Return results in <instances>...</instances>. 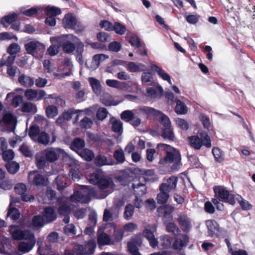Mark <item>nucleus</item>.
<instances>
[{
  "mask_svg": "<svg viewBox=\"0 0 255 255\" xmlns=\"http://www.w3.org/2000/svg\"><path fill=\"white\" fill-rule=\"evenodd\" d=\"M134 213V206L130 204H128L126 207L124 211V218L127 220L131 219Z\"/></svg>",
  "mask_w": 255,
  "mask_h": 255,
  "instance_id": "47",
  "label": "nucleus"
},
{
  "mask_svg": "<svg viewBox=\"0 0 255 255\" xmlns=\"http://www.w3.org/2000/svg\"><path fill=\"white\" fill-rule=\"evenodd\" d=\"M215 195L219 199L225 202H227L231 205L235 204L234 196L232 194L224 187L216 186L214 188Z\"/></svg>",
  "mask_w": 255,
  "mask_h": 255,
  "instance_id": "8",
  "label": "nucleus"
},
{
  "mask_svg": "<svg viewBox=\"0 0 255 255\" xmlns=\"http://www.w3.org/2000/svg\"><path fill=\"white\" fill-rule=\"evenodd\" d=\"M27 53L36 57L37 53L43 52L45 47L43 44L38 41H31L26 43L24 45Z\"/></svg>",
  "mask_w": 255,
  "mask_h": 255,
  "instance_id": "10",
  "label": "nucleus"
},
{
  "mask_svg": "<svg viewBox=\"0 0 255 255\" xmlns=\"http://www.w3.org/2000/svg\"><path fill=\"white\" fill-rule=\"evenodd\" d=\"M134 117V114L132 111L126 110L123 112L121 115V119L126 122H129Z\"/></svg>",
  "mask_w": 255,
  "mask_h": 255,
  "instance_id": "62",
  "label": "nucleus"
},
{
  "mask_svg": "<svg viewBox=\"0 0 255 255\" xmlns=\"http://www.w3.org/2000/svg\"><path fill=\"white\" fill-rule=\"evenodd\" d=\"M22 111L23 112L34 114L37 112V108L35 104L30 102H26L22 106Z\"/></svg>",
  "mask_w": 255,
  "mask_h": 255,
  "instance_id": "39",
  "label": "nucleus"
},
{
  "mask_svg": "<svg viewBox=\"0 0 255 255\" xmlns=\"http://www.w3.org/2000/svg\"><path fill=\"white\" fill-rule=\"evenodd\" d=\"M45 223L44 218L40 215L34 216L32 220V226L35 227H42Z\"/></svg>",
  "mask_w": 255,
  "mask_h": 255,
  "instance_id": "60",
  "label": "nucleus"
},
{
  "mask_svg": "<svg viewBox=\"0 0 255 255\" xmlns=\"http://www.w3.org/2000/svg\"><path fill=\"white\" fill-rule=\"evenodd\" d=\"M18 80L20 85L25 87H31L34 83L32 78L23 74L19 76Z\"/></svg>",
  "mask_w": 255,
  "mask_h": 255,
  "instance_id": "28",
  "label": "nucleus"
},
{
  "mask_svg": "<svg viewBox=\"0 0 255 255\" xmlns=\"http://www.w3.org/2000/svg\"><path fill=\"white\" fill-rule=\"evenodd\" d=\"M65 151L60 148L49 147L43 151L36 153V165L39 168H43L48 162H54L59 158L63 157Z\"/></svg>",
  "mask_w": 255,
  "mask_h": 255,
  "instance_id": "1",
  "label": "nucleus"
},
{
  "mask_svg": "<svg viewBox=\"0 0 255 255\" xmlns=\"http://www.w3.org/2000/svg\"><path fill=\"white\" fill-rule=\"evenodd\" d=\"M162 136L169 140H173L175 135L171 127L164 128L162 131Z\"/></svg>",
  "mask_w": 255,
  "mask_h": 255,
  "instance_id": "37",
  "label": "nucleus"
},
{
  "mask_svg": "<svg viewBox=\"0 0 255 255\" xmlns=\"http://www.w3.org/2000/svg\"><path fill=\"white\" fill-rule=\"evenodd\" d=\"M171 246V242L167 235H163L160 237V246L162 249L169 248Z\"/></svg>",
  "mask_w": 255,
  "mask_h": 255,
  "instance_id": "56",
  "label": "nucleus"
},
{
  "mask_svg": "<svg viewBox=\"0 0 255 255\" xmlns=\"http://www.w3.org/2000/svg\"><path fill=\"white\" fill-rule=\"evenodd\" d=\"M84 50V44H80L76 48V60L81 64L82 65L84 63L83 59V53Z\"/></svg>",
  "mask_w": 255,
  "mask_h": 255,
  "instance_id": "48",
  "label": "nucleus"
},
{
  "mask_svg": "<svg viewBox=\"0 0 255 255\" xmlns=\"http://www.w3.org/2000/svg\"><path fill=\"white\" fill-rule=\"evenodd\" d=\"M51 43H57L62 47V50L66 54H72L80 44L83 42L77 36L71 34H63L58 36L51 37Z\"/></svg>",
  "mask_w": 255,
  "mask_h": 255,
  "instance_id": "2",
  "label": "nucleus"
},
{
  "mask_svg": "<svg viewBox=\"0 0 255 255\" xmlns=\"http://www.w3.org/2000/svg\"><path fill=\"white\" fill-rule=\"evenodd\" d=\"M43 216L46 223L52 222L56 218L54 208L50 207H47L44 209Z\"/></svg>",
  "mask_w": 255,
  "mask_h": 255,
  "instance_id": "21",
  "label": "nucleus"
},
{
  "mask_svg": "<svg viewBox=\"0 0 255 255\" xmlns=\"http://www.w3.org/2000/svg\"><path fill=\"white\" fill-rule=\"evenodd\" d=\"M67 177L64 175H59L55 179L57 183V189L59 190H62L64 189L65 184H66Z\"/></svg>",
  "mask_w": 255,
  "mask_h": 255,
  "instance_id": "51",
  "label": "nucleus"
},
{
  "mask_svg": "<svg viewBox=\"0 0 255 255\" xmlns=\"http://www.w3.org/2000/svg\"><path fill=\"white\" fill-rule=\"evenodd\" d=\"M77 19L71 13L66 14L63 19V25L66 29H75L77 25Z\"/></svg>",
  "mask_w": 255,
  "mask_h": 255,
  "instance_id": "18",
  "label": "nucleus"
},
{
  "mask_svg": "<svg viewBox=\"0 0 255 255\" xmlns=\"http://www.w3.org/2000/svg\"><path fill=\"white\" fill-rule=\"evenodd\" d=\"M212 153L215 159L219 162H221L224 158V152L218 147H214L212 149Z\"/></svg>",
  "mask_w": 255,
  "mask_h": 255,
  "instance_id": "53",
  "label": "nucleus"
},
{
  "mask_svg": "<svg viewBox=\"0 0 255 255\" xmlns=\"http://www.w3.org/2000/svg\"><path fill=\"white\" fill-rule=\"evenodd\" d=\"M82 187L87 188V190H82L75 191L70 197V201L71 202L87 203L90 201V196L93 193V190L87 186L83 185Z\"/></svg>",
  "mask_w": 255,
  "mask_h": 255,
  "instance_id": "6",
  "label": "nucleus"
},
{
  "mask_svg": "<svg viewBox=\"0 0 255 255\" xmlns=\"http://www.w3.org/2000/svg\"><path fill=\"white\" fill-rule=\"evenodd\" d=\"M141 79L142 82L147 85L156 84L153 82V78L150 72H143L141 75Z\"/></svg>",
  "mask_w": 255,
  "mask_h": 255,
  "instance_id": "38",
  "label": "nucleus"
},
{
  "mask_svg": "<svg viewBox=\"0 0 255 255\" xmlns=\"http://www.w3.org/2000/svg\"><path fill=\"white\" fill-rule=\"evenodd\" d=\"M7 171L11 174H15L19 170V164L15 162H11L5 165Z\"/></svg>",
  "mask_w": 255,
  "mask_h": 255,
  "instance_id": "58",
  "label": "nucleus"
},
{
  "mask_svg": "<svg viewBox=\"0 0 255 255\" xmlns=\"http://www.w3.org/2000/svg\"><path fill=\"white\" fill-rule=\"evenodd\" d=\"M46 95L42 90H34L29 89L24 92V96L28 100L38 101L42 99Z\"/></svg>",
  "mask_w": 255,
  "mask_h": 255,
  "instance_id": "11",
  "label": "nucleus"
},
{
  "mask_svg": "<svg viewBox=\"0 0 255 255\" xmlns=\"http://www.w3.org/2000/svg\"><path fill=\"white\" fill-rule=\"evenodd\" d=\"M190 145L196 149H200L202 145L210 147L212 145L210 137L206 132H201L197 135H193L188 138Z\"/></svg>",
  "mask_w": 255,
  "mask_h": 255,
  "instance_id": "5",
  "label": "nucleus"
},
{
  "mask_svg": "<svg viewBox=\"0 0 255 255\" xmlns=\"http://www.w3.org/2000/svg\"><path fill=\"white\" fill-rule=\"evenodd\" d=\"M189 238L187 235L182 234L179 237L175 238L172 247L174 250L181 251L184 247L187 246Z\"/></svg>",
  "mask_w": 255,
  "mask_h": 255,
  "instance_id": "13",
  "label": "nucleus"
},
{
  "mask_svg": "<svg viewBox=\"0 0 255 255\" xmlns=\"http://www.w3.org/2000/svg\"><path fill=\"white\" fill-rule=\"evenodd\" d=\"M175 111L178 114L184 115L187 113L188 110L187 106L184 103L179 100H177Z\"/></svg>",
  "mask_w": 255,
  "mask_h": 255,
  "instance_id": "36",
  "label": "nucleus"
},
{
  "mask_svg": "<svg viewBox=\"0 0 255 255\" xmlns=\"http://www.w3.org/2000/svg\"><path fill=\"white\" fill-rule=\"evenodd\" d=\"M113 157L116 160L115 161L116 164L117 163L122 164L126 161L124 152L121 148L117 149L115 151Z\"/></svg>",
  "mask_w": 255,
  "mask_h": 255,
  "instance_id": "33",
  "label": "nucleus"
},
{
  "mask_svg": "<svg viewBox=\"0 0 255 255\" xmlns=\"http://www.w3.org/2000/svg\"><path fill=\"white\" fill-rule=\"evenodd\" d=\"M37 244L39 245L37 252L40 255H53L51 245H46L42 247L39 242H37Z\"/></svg>",
  "mask_w": 255,
  "mask_h": 255,
  "instance_id": "34",
  "label": "nucleus"
},
{
  "mask_svg": "<svg viewBox=\"0 0 255 255\" xmlns=\"http://www.w3.org/2000/svg\"><path fill=\"white\" fill-rule=\"evenodd\" d=\"M159 193L157 194L156 200L159 204L166 203L169 198V192L159 187Z\"/></svg>",
  "mask_w": 255,
  "mask_h": 255,
  "instance_id": "24",
  "label": "nucleus"
},
{
  "mask_svg": "<svg viewBox=\"0 0 255 255\" xmlns=\"http://www.w3.org/2000/svg\"><path fill=\"white\" fill-rule=\"evenodd\" d=\"M132 187L135 193L138 196H142L146 192V187L143 183L135 182L133 183Z\"/></svg>",
  "mask_w": 255,
  "mask_h": 255,
  "instance_id": "31",
  "label": "nucleus"
},
{
  "mask_svg": "<svg viewBox=\"0 0 255 255\" xmlns=\"http://www.w3.org/2000/svg\"><path fill=\"white\" fill-rule=\"evenodd\" d=\"M96 247L95 241L90 240L85 245L75 246L71 251L65 250L62 255H91L94 253Z\"/></svg>",
  "mask_w": 255,
  "mask_h": 255,
  "instance_id": "4",
  "label": "nucleus"
},
{
  "mask_svg": "<svg viewBox=\"0 0 255 255\" xmlns=\"http://www.w3.org/2000/svg\"><path fill=\"white\" fill-rule=\"evenodd\" d=\"M106 83L109 87L118 89H122L126 84V83H121L117 80L111 79L107 80Z\"/></svg>",
  "mask_w": 255,
  "mask_h": 255,
  "instance_id": "49",
  "label": "nucleus"
},
{
  "mask_svg": "<svg viewBox=\"0 0 255 255\" xmlns=\"http://www.w3.org/2000/svg\"><path fill=\"white\" fill-rule=\"evenodd\" d=\"M78 154L81 157L84 158L87 161H91L94 157L93 152L87 148L81 150Z\"/></svg>",
  "mask_w": 255,
  "mask_h": 255,
  "instance_id": "45",
  "label": "nucleus"
},
{
  "mask_svg": "<svg viewBox=\"0 0 255 255\" xmlns=\"http://www.w3.org/2000/svg\"><path fill=\"white\" fill-rule=\"evenodd\" d=\"M166 231L174 236L179 234L180 230L178 227L173 223H169L166 226Z\"/></svg>",
  "mask_w": 255,
  "mask_h": 255,
  "instance_id": "55",
  "label": "nucleus"
},
{
  "mask_svg": "<svg viewBox=\"0 0 255 255\" xmlns=\"http://www.w3.org/2000/svg\"><path fill=\"white\" fill-rule=\"evenodd\" d=\"M28 182L34 185L39 186L45 184L46 180L43 175L40 174H36L35 171L29 172L28 178Z\"/></svg>",
  "mask_w": 255,
  "mask_h": 255,
  "instance_id": "16",
  "label": "nucleus"
},
{
  "mask_svg": "<svg viewBox=\"0 0 255 255\" xmlns=\"http://www.w3.org/2000/svg\"><path fill=\"white\" fill-rule=\"evenodd\" d=\"M101 101L104 105L106 106L117 105V104L114 103L112 97L107 93L103 94L101 96Z\"/></svg>",
  "mask_w": 255,
  "mask_h": 255,
  "instance_id": "44",
  "label": "nucleus"
},
{
  "mask_svg": "<svg viewBox=\"0 0 255 255\" xmlns=\"http://www.w3.org/2000/svg\"><path fill=\"white\" fill-rule=\"evenodd\" d=\"M88 81L92 88L94 93L97 95H100L102 92V86L100 81L94 77H89Z\"/></svg>",
  "mask_w": 255,
  "mask_h": 255,
  "instance_id": "23",
  "label": "nucleus"
},
{
  "mask_svg": "<svg viewBox=\"0 0 255 255\" xmlns=\"http://www.w3.org/2000/svg\"><path fill=\"white\" fill-rule=\"evenodd\" d=\"M70 210V207L66 204L62 205L60 207H59L58 209L59 214L60 215L65 216V218L63 219V222H64L66 224H67L69 222L70 219L68 215L69 214Z\"/></svg>",
  "mask_w": 255,
  "mask_h": 255,
  "instance_id": "30",
  "label": "nucleus"
},
{
  "mask_svg": "<svg viewBox=\"0 0 255 255\" xmlns=\"http://www.w3.org/2000/svg\"><path fill=\"white\" fill-rule=\"evenodd\" d=\"M178 180L177 177L172 176L168 178L165 183H162L160 187L170 192L176 189Z\"/></svg>",
  "mask_w": 255,
  "mask_h": 255,
  "instance_id": "17",
  "label": "nucleus"
},
{
  "mask_svg": "<svg viewBox=\"0 0 255 255\" xmlns=\"http://www.w3.org/2000/svg\"><path fill=\"white\" fill-rule=\"evenodd\" d=\"M17 17V15L16 13H9L1 19L0 23L5 27H7L8 24L15 21Z\"/></svg>",
  "mask_w": 255,
  "mask_h": 255,
  "instance_id": "29",
  "label": "nucleus"
},
{
  "mask_svg": "<svg viewBox=\"0 0 255 255\" xmlns=\"http://www.w3.org/2000/svg\"><path fill=\"white\" fill-rule=\"evenodd\" d=\"M206 225L208 229L209 236H216L220 232V227L219 224L213 220H209L206 222Z\"/></svg>",
  "mask_w": 255,
  "mask_h": 255,
  "instance_id": "19",
  "label": "nucleus"
},
{
  "mask_svg": "<svg viewBox=\"0 0 255 255\" xmlns=\"http://www.w3.org/2000/svg\"><path fill=\"white\" fill-rule=\"evenodd\" d=\"M8 240L0 235V254H6L5 249L8 246Z\"/></svg>",
  "mask_w": 255,
  "mask_h": 255,
  "instance_id": "63",
  "label": "nucleus"
},
{
  "mask_svg": "<svg viewBox=\"0 0 255 255\" xmlns=\"http://www.w3.org/2000/svg\"><path fill=\"white\" fill-rule=\"evenodd\" d=\"M34 141H37L38 142L44 145H46L49 141V136L47 133L44 131H42L37 136V139H36Z\"/></svg>",
  "mask_w": 255,
  "mask_h": 255,
  "instance_id": "52",
  "label": "nucleus"
},
{
  "mask_svg": "<svg viewBox=\"0 0 255 255\" xmlns=\"http://www.w3.org/2000/svg\"><path fill=\"white\" fill-rule=\"evenodd\" d=\"M101 177V173L100 171H97L91 173L89 175L88 179L90 183L96 185L99 182Z\"/></svg>",
  "mask_w": 255,
  "mask_h": 255,
  "instance_id": "42",
  "label": "nucleus"
},
{
  "mask_svg": "<svg viewBox=\"0 0 255 255\" xmlns=\"http://www.w3.org/2000/svg\"><path fill=\"white\" fill-rule=\"evenodd\" d=\"M19 150L25 156L31 157L33 155V151L27 143H23L20 146Z\"/></svg>",
  "mask_w": 255,
  "mask_h": 255,
  "instance_id": "57",
  "label": "nucleus"
},
{
  "mask_svg": "<svg viewBox=\"0 0 255 255\" xmlns=\"http://www.w3.org/2000/svg\"><path fill=\"white\" fill-rule=\"evenodd\" d=\"M95 163L99 166H102L105 165H116V162L113 160L108 162L106 156L102 155H99L95 158Z\"/></svg>",
  "mask_w": 255,
  "mask_h": 255,
  "instance_id": "27",
  "label": "nucleus"
},
{
  "mask_svg": "<svg viewBox=\"0 0 255 255\" xmlns=\"http://www.w3.org/2000/svg\"><path fill=\"white\" fill-rule=\"evenodd\" d=\"M150 67L151 70L155 72L163 80L167 81L170 85L172 84L170 76L161 67L154 64L153 62H150Z\"/></svg>",
  "mask_w": 255,
  "mask_h": 255,
  "instance_id": "14",
  "label": "nucleus"
},
{
  "mask_svg": "<svg viewBox=\"0 0 255 255\" xmlns=\"http://www.w3.org/2000/svg\"><path fill=\"white\" fill-rule=\"evenodd\" d=\"M36 243V238L33 233L18 243L17 250L22 254L28 253L33 249Z\"/></svg>",
  "mask_w": 255,
  "mask_h": 255,
  "instance_id": "7",
  "label": "nucleus"
},
{
  "mask_svg": "<svg viewBox=\"0 0 255 255\" xmlns=\"http://www.w3.org/2000/svg\"><path fill=\"white\" fill-rule=\"evenodd\" d=\"M174 208L170 205H165L159 207L157 211L160 216H165L172 213L174 211Z\"/></svg>",
  "mask_w": 255,
  "mask_h": 255,
  "instance_id": "32",
  "label": "nucleus"
},
{
  "mask_svg": "<svg viewBox=\"0 0 255 255\" xmlns=\"http://www.w3.org/2000/svg\"><path fill=\"white\" fill-rule=\"evenodd\" d=\"M178 221L184 231H188L191 228V222L189 218L185 215H179Z\"/></svg>",
  "mask_w": 255,
  "mask_h": 255,
  "instance_id": "25",
  "label": "nucleus"
},
{
  "mask_svg": "<svg viewBox=\"0 0 255 255\" xmlns=\"http://www.w3.org/2000/svg\"><path fill=\"white\" fill-rule=\"evenodd\" d=\"M62 159L64 161V162H66L67 164L71 167L72 168L77 169H79L80 165L79 161H78L72 156L67 154L65 152V154L63 156Z\"/></svg>",
  "mask_w": 255,
  "mask_h": 255,
  "instance_id": "26",
  "label": "nucleus"
},
{
  "mask_svg": "<svg viewBox=\"0 0 255 255\" xmlns=\"http://www.w3.org/2000/svg\"><path fill=\"white\" fill-rule=\"evenodd\" d=\"M112 128L115 132L121 135L123 132V123L119 120H114L112 122Z\"/></svg>",
  "mask_w": 255,
  "mask_h": 255,
  "instance_id": "40",
  "label": "nucleus"
},
{
  "mask_svg": "<svg viewBox=\"0 0 255 255\" xmlns=\"http://www.w3.org/2000/svg\"><path fill=\"white\" fill-rule=\"evenodd\" d=\"M0 124L2 126H5L8 131H12L17 125L16 117L12 113H5L3 116L2 120L0 122Z\"/></svg>",
  "mask_w": 255,
  "mask_h": 255,
  "instance_id": "9",
  "label": "nucleus"
},
{
  "mask_svg": "<svg viewBox=\"0 0 255 255\" xmlns=\"http://www.w3.org/2000/svg\"><path fill=\"white\" fill-rule=\"evenodd\" d=\"M85 146V141L80 138H76L71 144V148L72 150L77 152V150L81 149Z\"/></svg>",
  "mask_w": 255,
  "mask_h": 255,
  "instance_id": "41",
  "label": "nucleus"
},
{
  "mask_svg": "<svg viewBox=\"0 0 255 255\" xmlns=\"http://www.w3.org/2000/svg\"><path fill=\"white\" fill-rule=\"evenodd\" d=\"M156 117L159 119L160 124L164 128L171 127V122L169 118L162 112L160 111V114Z\"/></svg>",
  "mask_w": 255,
  "mask_h": 255,
  "instance_id": "43",
  "label": "nucleus"
},
{
  "mask_svg": "<svg viewBox=\"0 0 255 255\" xmlns=\"http://www.w3.org/2000/svg\"><path fill=\"white\" fill-rule=\"evenodd\" d=\"M157 147L162 150H164L166 155L163 159L160 160L159 163L163 164L164 163H172L171 170L175 172L178 171L181 167V155L177 149L164 143H159L157 144Z\"/></svg>",
  "mask_w": 255,
  "mask_h": 255,
  "instance_id": "3",
  "label": "nucleus"
},
{
  "mask_svg": "<svg viewBox=\"0 0 255 255\" xmlns=\"http://www.w3.org/2000/svg\"><path fill=\"white\" fill-rule=\"evenodd\" d=\"M40 133V132L38 127L33 125L30 127L28 134L33 140L37 139V136Z\"/></svg>",
  "mask_w": 255,
  "mask_h": 255,
  "instance_id": "50",
  "label": "nucleus"
},
{
  "mask_svg": "<svg viewBox=\"0 0 255 255\" xmlns=\"http://www.w3.org/2000/svg\"><path fill=\"white\" fill-rule=\"evenodd\" d=\"M238 203L244 210H249L252 208V205L246 200L240 196L237 198Z\"/></svg>",
  "mask_w": 255,
  "mask_h": 255,
  "instance_id": "61",
  "label": "nucleus"
},
{
  "mask_svg": "<svg viewBox=\"0 0 255 255\" xmlns=\"http://www.w3.org/2000/svg\"><path fill=\"white\" fill-rule=\"evenodd\" d=\"M63 73H54V75L59 79H62L65 76H69L72 74V69L73 68V64L70 59H66L63 63Z\"/></svg>",
  "mask_w": 255,
  "mask_h": 255,
  "instance_id": "15",
  "label": "nucleus"
},
{
  "mask_svg": "<svg viewBox=\"0 0 255 255\" xmlns=\"http://www.w3.org/2000/svg\"><path fill=\"white\" fill-rule=\"evenodd\" d=\"M46 113L49 118H53L58 115V111L55 106L50 105L46 108Z\"/></svg>",
  "mask_w": 255,
  "mask_h": 255,
  "instance_id": "54",
  "label": "nucleus"
},
{
  "mask_svg": "<svg viewBox=\"0 0 255 255\" xmlns=\"http://www.w3.org/2000/svg\"><path fill=\"white\" fill-rule=\"evenodd\" d=\"M118 217V215L112 213L110 210L105 209L103 215V221L105 222L113 221Z\"/></svg>",
  "mask_w": 255,
  "mask_h": 255,
  "instance_id": "46",
  "label": "nucleus"
},
{
  "mask_svg": "<svg viewBox=\"0 0 255 255\" xmlns=\"http://www.w3.org/2000/svg\"><path fill=\"white\" fill-rule=\"evenodd\" d=\"M97 242L99 246L108 245L111 242V238L102 229H100L97 233Z\"/></svg>",
  "mask_w": 255,
  "mask_h": 255,
  "instance_id": "20",
  "label": "nucleus"
},
{
  "mask_svg": "<svg viewBox=\"0 0 255 255\" xmlns=\"http://www.w3.org/2000/svg\"><path fill=\"white\" fill-rule=\"evenodd\" d=\"M10 233L12 238L18 241H22L33 233L29 230H22L16 228H11Z\"/></svg>",
  "mask_w": 255,
  "mask_h": 255,
  "instance_id": "12",
  "label": "nucleus"
},
{
  "mask_svg": "<svg viewBox=\"0 0 255 255\" xmlns=\"http://www.w3.org/2000/svg\"><path fill=\"white\" fill-rule=\"evenodd\" d=\"M0 154H2V159L4 161L12 160L14 156V152L12 149H5L1 151Z\"/></svg>",
  "mask_w": 255,
  "mask_h": 255,
  "instance_id": "64",
  "label": "nucleus"
},
{
  "mask_svg": "<svg viewBox=\"0 0 255 255\" xmlns=\"http://www.w3.org/2000/svg\"><path fill=\"white\" fill-rule=\"evenodd\" d=\"M112 184L113 183L110 180L103 178L102 177L97 185L100 189L104 190L109 188L110 186L112 185Z\"/></svg>",
  "mask_w": 255,
  "mask_h": 255,
  "instance_id": "59",
  "label": "nucleus"
},
{
  "mask_svg": "<svg viewBox=\"0 0 255 255\" xmlns=\"http://www.w3.org/2000/svg\"><path fill=\"white\" fill-rule=\"evenodd\" d=\"M144 236L148 241L150 246L155 248L158 244V241L155 238L153 233L150 231V229L146 228L144 229L143 232Z\"/></svg>",
  "mask_w": 255,
  "mask_h": 255,
  "instance_id": "22",
  "label": "nucleus"
},
{
  "mask_svg": "<svg viewBox=\"0 0 255 255\" xmlns=\"http://www.w3.org/2000/svg\"><path fill=\"white\" fill-rule=\"evenodd\" d=\"M47 16L54 17L61 13V11L60 8L54 6H47L44 11Z\"/></svg>",
  "mask_w": 255,
  "mask_h": 255,
  "instance_id": "35",
  "label": "nucleus"
}]
</instances>
